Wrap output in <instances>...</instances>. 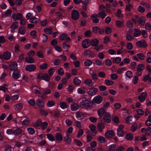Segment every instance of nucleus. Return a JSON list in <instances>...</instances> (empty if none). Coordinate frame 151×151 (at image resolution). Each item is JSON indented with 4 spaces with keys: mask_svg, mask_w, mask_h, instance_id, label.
I'll return each mask as SVG.
<instances>
[{
    "mask_svg": "<svg viewBox=\"0 0 151 151\" xmlns=\"http://www.w3.org/2000/svg\"><path fill=\"white\" fill-rule=\"evenodd\" d=\"M138 21L139 22L140 24L142 25H143L145 24V18L144 17H142L139 18Z\"/></svg>",
    "mask_w": 151,
    "mask_h": 151,
    "instance_id": "680f3d73",
    "label": "nucleus"
},
{
    "mask_svg": "<svg viewBox=\"0 0 151 151\" xmlns=\"http://www.w3.org/2000/svg\"><path fill=\"white\" fill-rule=\"evenodd\" d=\"M98 141L101 143H104L105 142V139L103 136H100L97 139Z\"/></svg>",
    "mask_w": 151,
    "mask_h": 151,
    "instance_id": "a18cd8bd",
    "label": "nucleus"
},
{
    "mask_svg": "<svg viewBox=\"0 0 151 151\" xmlns=\"http://www.w3.org/2000/svg\"><path fill=\"white\" fill-rule=\"evenodd\" d=\"M124 125L123 124L120 125L118 126L117 129V134L119 137H123L124 135V132L123 129Z\"/></svg>",
    "mask_w": 151,
    "mask_h": 151,
    "instance_id": "7ed1b4c3",
    "label": "nucleus"
},
{
    "mask_svg": "<svg viewBox=\"0 0 151 151\" xmlns=\"http://www.w3.org/2000/svg\"><path fill=\"white\" fill-rule=\"evenodd\" d=\"M115 23L117 27L119 28H122L124 26V21H123L116 20L115 22Z\"/></svg>",
    "mask_w": 151,
    "mask_h": 151,
    "instance_id": "393cba45",
    "label": "nucleus"
},
{
    "mask_svg": "<svg viewBox=\"0 0 151 151\" xmlns=\"http://www.w3.org/2000/svg\"><path fill=\"white\" fill-rule=\"evenodd\" d=\"M98 91V89L96 88H91L89 89L88 93L89 95L92 96L96 94Z\"/></svg>",
    "mask_w": 151,
    "mask_h": 151,
    "instance_id": "9b49d317",
    "label": "nucleus"
},
{
    "mask_svg": "<svg viewBox=\"0 0 151 151\" xmlns=\"http://www.w3.org/2000/svg\"><path fill=\"white\" fill-rule=\"evenodd\" d=\"M105 83L106 85L110 86L114 84V82L112 81L106 79L105 80Z\"/></svg>",
    "mask_w": 151,
    "mask_h": 151,
    "instance_id": "3c124183",
    "label": "nucleus"
},
{
    "mask_svg": "<svg viewBox=\"0 0 151 151\" xmlns=\"http://www.w3.org/2000/svg\"><path fill=\"white\" fill-rule=\"evenodd\" d=\"M84 84L87 86L91 87L94 84V82L90 79H87L84 81Z\"/></svg>",
    "mask_w": 151,
    "mask_h": 151,
    "instance_id": "9d476101",
    "label": "nucleus"
},
{
    "mask_svg": "<svg viewBox=\"0 0 151 151\" xmlns=\"http://www.w3.org/2000/svg\"><path fill=\"white\" fill-rule=\"evenodd\" d=\"M19 25V24L18 22H15L13 23L10 27L11 32H14L15 30L18 28Z\"/></svg>",
    "mask_w": 151,
    "mask_h": 151,
    "instance_id": "4468645a",
    "label": "nucleus"
},
{
    "mask_svg": "<svg viewBox=\"0 0 151 151\" xmlns=\"http://www.w3.org/2000/svg\"><path fill=\"white\" fill-rule=\"evenodd\" d=\"M6 133L9 135H13L14 134V131L13 129H8L6 131Z\"/></svg>",
    "mask_w": 151,
    "mask_h": 151,
    "instance_id": "ea45409f",
    "label": "nucleus"
},
{
    "mask_svg": "<svg viewBox=\"0 0 151 151\" xmlns=\"http://www.w3.org/2000/svg\"><path fill=\"white\" fill-rule=\"evenodd\" d=\"M73 82L75 85H78L81 84V81L78 77H75L73 80Z\"/></svg>",
    "mask_w": 151,
    "mask_h": 151,
    "instance_id": "72a5a7b5",
    "label": "nucleus"
},
{
    "mask_svg": "<svg viewBox=\"0 0 151 151\" xmlns=\"http://www.w3.org/2000/svg\"><path fill=\"white\" fill-rule=\"evenodd\" d=\"M55 138L58 142H60L63 140V137L61 134L57 132L56 134Z\"/></svg>",
    "mask_w": 151,
    "mask_h": 151,
    "instance_id": "412c9836",
    "label": "nucleus"
},
{
    "mask_svg": "<svg viewBox=\"0 0 151 151\" xmlns=\"http://www.w3.org/2000/svg\"><path fill=\"white\" fill-rule=\"evenodd\" d=\"M98 115L100 117H101L103 115H104L105 113L106 112L103 108H101L99 109L97 111Z\"/></svg>",
    "mask_w": 151,
    "mask_h": 151,
    "instance_id": "c756f323",
    "label": "nucleus"
},
{
    "mask_svg": "<svg viewBox=\"0 0 151 151\" xmlns=\"http://www.w3.org/2000/svg\"><path fill=\"white\" fill-rule=\"evenodd\" d=\"M114 132L111 130L108 131L105 134V137L107 138L111 137L114 136Z\"/></svg>",
    "mask_w": 151,
    "mask_h": 151,
    "instance_id": "b1692460",
    "label": "nucleus"
},
{
    "mask_svg": "<svg viewBox=\"0 0 151 151\" xmlns=\"http://www.w3.org/2000/svg\"><path fill=\"white\" fill-rule=\"evenodd\" d=\"M125 147L124 146H119L116 148V151H124Z\"/></svg>",
    "mask_w": 151,
    "mask_h": 151,
    "instance_id": "774afa93",
    "label": "nucleus"
},
{
    "mask_svg": "<svg viewBox=\"0 0 151 151\" xmlns=\"http://www.w3.org/2000/svg\"><path fill=\"white\" fill-rule=\"evenodd\" d=\"M51 91L50 89H47L42 92L41 93V97L44 98L46 97V96L50 93Z\"/></svg>",
    "mask_w": 151,
    "mask_h": 151,
    "instance_id": "5701e85b",
    "label": "nucleus"
},
{
    "mask_svg": "<svg viewBox=\"0 0 151 151\" xmlns=\"http://www.w3.org/2000/svg\"><path fill=\"white\" fill-rule=\"evenodd\" d=\"M145 68V66L142 64H139L137 66V70L138 71H142Z\"/></svg>",
    "mask_w": 151,
    "mask_h": 151,
    "instance_id": "79ce46f5",
    "label": "nucleus"
},
{
    "mask_svg": "<svg viewBox=\"0 0 151 151\" xmlns=\"http://www.w3.org/2000/svg\"><path fill=\"white\" fill-rule=\"evenodd\" d=\"M79 108L78 104L75 102H73L70 105V108L72 111H76Z\"/></svg>",
    "mask_w": 151,
    "mask_h": 151,
    "instance_id": "0eeeda50",
    "label": "nucleus"
},
{
    "mask_svg": "<svg viewBox=\"0 0 151 151\" xmlns=\"http://www.w3.org/2000/svg\"><path fill=\"white\" fill-rule=\"evenodd\" d=\"M42 80L45 81H49L50 80V77L47 74L45 73L43 74Z\"/></svg>",
    "mask_w": 151,
    "mask_h": 151,
    "instance_id": "bf43d9fd",
    "label": "nucleus"
},
{
    "mask_svg": "<svg viewBox=\"0 0 151 151\" xmlns=\"http://www.w3.org/2000/svg\"><path fill=\"white\" fill-rule=\"evenodd\" d=\"M13 77L14 79H18L21 76L20 72L18 70H15L12 74Z\"/></svg>",
    "mask_w": 151,
    "mask_h": 151,
    "instance_id": "f3484780",
    "label": "nucleus"
},
{
    "mask_svg": "<svg viewBox=\"0 0 151 151\" xmlns=\"http://www.w3.org/2000/svg\"><path fill=\"white\" fill-rule=\"evenodd\" d=\"M98 130L100 132H101L105 128L104 124L101 123L97 125Z\"/></svg>",
    "mask_w": 151,
    "mask_h": 151,
    "instance_id": "2f4dec72",
    "label": "nucleus"
},
{
    "mask_svg": "<svg viewBox=\"0 0 151 151\" xmlns=\"http://www.w3.org/2000/svg\"><path fill=\"white\" fill-rule=\"evenodd\" d=\"M134 37H137L140 35L141 32L140 31L137 29L135 28H134Z\"/></svg>",
    "mask_w": 151,
    "mask_h": 151,
    "instance_id": "58836bf2",
    "label": "nucleus"
},
{
    "mask_svg": "<svg viewBox=\"0 0 151 151\" xmlns=\"http://www.w3.org/2000/svg\"><path fill=\"white\" fill-rule=\"evenodd\" d=\"M28 133L30 134H33L35 133V130L34 128L32 127H29L27 129Z\"/></svg>",
    "mask_w": 151,
    "mask_h": 151,
    "instance_id": "5fc2aeb1",
    "label": "nucleus"
},
{
    "mask_svg": "<svg viewBox=\"0 0 151 151\" xmlns=\"http://www.w3.org/2000/svg\"><path fill=\"white\" fill-rule=\"evenodd\" d=\"M97 14H93L91 16V19L94 23H98L99 22V20L97 18Z\"/></svg>",
    "mask_w": 151,
    "mask_h": 151,
    "instance_id": "2eb2a0df",
    "label": "nucleus"
},
{
    "mask_svg": "<svg viewBox=\"0 0 151 151\" xmlns=\"http://www.w3.org/2000/svg\"><path fill=\"white\" fill-rule=\"evenodd\" d=\"M71 18L75 20L78 19L79 17V12L76 10H73L71 12Z\"/></svg>",
    "mask_w": 151,
    "mask_h": 151,
    "instance_id": "20e7f679",
    "label": "nucleus"
},
{
    "mask_svg": "<svg viewBox=\"0 0 151 151\" xmlns=\"http://www.w3.org/2000/svg\"><path fill=\"white\" fill-rule=\"evenodd\" d=\"M39 21L38 19L35 17H33L29 20V22L32 23H37Z\"/></svg>",
    "mask_w": 151,
    "mask_h": 151,
    "instance_id": "6e6d98bb",
    "label": "nucleus"
},
{
    "mask_svg": "<svg viewBox=\"0 0 151 151\" xmlns=\"http://www.w3.org/2000/svg\"><path fill=\"white\" fill-rule=\"evenodd\" d=\"M84 35L86 37H90L92 36V32L90 30H87L84 32Z\"/></svg>",
    "mask_w": 151,
    "mask_h": 151,
    "instance_id": "13d9d810",
    "label": "nucleus"
},
{
    "mask_svg": "<svg viewBox=\"0 0 151 151\" xmlns=\"http://www.w3.org/2000/svg\"><path fill=\"white\" fill-rule=\"evenodd\" d=\"M126 69L125 67H123L117 69V72L119 74L122 73L124 71L126 70Z\"/></svg>",
    "mask_w": 151,
    "mask_h": 151,
    "instance_id": "e2e57ef3",
    "label": "nucleus"
},
{
    "mask_svg": "<svg viewBox=\"0 0 151 151\" xmlns=\"http://www.w3.org/2000/svg\"><path fill=\"white\" fill-rule=\"evenodd\" d=\"M84 64L85 66L89 67L92 64V62L91 60H88L85 61Z\"/></svg>",
    "mask_w": 151,
    "mask_h": 151,
    "instance_id": "09e8293b",
    "label": "nucleus"
},
{
    "mask_svg": "<svg viewBox=\"0 0 151 151\" xmlns=\"http://www.w3.org/2000/svg\"><path fill=\"white\" fill-rule=\"evenodd\" d=\"M77 91L78 93L80 94H83L86 92V89L85 87H81L78 88Z\"/></svg>",
    "mask_w": 151,
    "mask_h": 151,
    "instance_id": "cd10ccee",
    "label": "nucleus"
},
{
    "mask_svg": "<svg viewBox=\"0 0 151 151\" xmlns=\"http://www.w3.org/2000/svg\"><path fill=\"white\" fill-rule=\"evenodd\" d=\"M103 101L102 97L100 96L95 97L92 100V102L95 104H99L101 103Z\"/></svg>",
    "mask_w": 151,
    "mask_h": 151,
    "instance_id": "39448f33",
    "label": "nucleus"
},
{
    "mask_svg": "<svg viewBox=\"0 0 151 151\" xmlns=\"http://www.w3.org/2000/svg\"><path fill=\"white\" fill-rule=\"evenodd\" d=\"M136 45L137 46L139 47H145L146 46V42L145 41H137Z\"/></svg>",
    "mask_w": 151,
    "mask_h": 151,
    "instance_id": "dca6fc26",
    "label": "nucleus"
},
{
    "mask_svg": "<svg viewBox=\"0 0 151 151\" xmlns=\"http://www.w3.org/2000/svg\"><path fill=\"white\" fill-rule=\"evenodd\" d=\"M99 18H101L102 19L105 18L106 16V14L105 11L100 12L97 14Z\"/></svg>",
    "mask_w": 151,
    "mask_h": 151,
    "instance_id": "7c9ffc66",
    "label": "nucleus"
},
{
    "mask_svg": "<svg viewBox=\"0 0 151 151\" xmlns=\"http://www.w3.org/2000/svg\"><path fill=\"white\" fill-rule=\"evenodd\" d=\"M19 33L21 35L24 34L26 32V30L25 28L21 27L19 29Z\"/></svg>",
    "mask_w": 151,
    "mask_h": 151,
    "instance_id": "a19ab883",
    "label": "nucleus"
},
{
    "mask_svg": "<svg viewBox=\"0 0 151 151\" xmlns=\"http://www.w3.org/2000/svg\"><path fill=\"white\" fill-rule=\"evenodd\" d=\"M36 104L37 106L41 108H43L45 107L44 102L41 99H38L36 100Z\"/></svg>",
    "mask_w": 151,
    "mask_h": 151,
    "instance_id": "a211bd4d",
    "label": "nucleus"
},
{
    "mask_svg": "<svg viewBox=\"0 0 151 151\" xmlns=\"http://www.w3.org/2000/svg\"><path fill=\"white\" fill-rule=\"evenodd\" d=\"M48 139L52 142L55 140V139L52 134H48L46 135Z\"/></svg>",
    "mask_w": 151,
    "mask_h": 151,
    "instance_id": "f704fd0d",
    "label": "nucleus"
},
{
    "mask_svg": "<svg viewBox=\"0 0 151 151\" xmlns=\"http://www.w3.org/2000/svg\"><path fill=\"white\" fill-rule=\"evenodd\" d=\"M133 117L132 116H129L126 118L125 120L126 122L128 124H130L132 123Z\"/></svg>",
    "mask_w": 151,
    "mask_h": 151,
    "instance_id": "de8ad7c7",
    "label": "nucleus"
},
{
    "mask_svg": "<svg viewBox=\"0 0 151 151\" xmlns=\"http://www.w3.org/2000/svg\"><path fill=\"white\" fill-rule=\"evenodd\" d=\"M64 140L66 142L70 143L72 141V139L70 134H66V136L64 137Z\"/></svg>",
    "mask_w": 151,
    "mask_h": 151,
    "instance_id": "c9c22d12",
    "label": "nucleus"
},
{
    "mask_svg": "<svg viewBox=\"0 0 151 151\" xmlns=\"http://www.w3.org/2000/svg\"><path fill=\"white\" fill-rule=\"evenodd\" d=\"M14 134L16 135H20L22 133V130L19 128H17L14 130Z\"/></svg>",
    "mask_w": 151,
    "mask_h": 151,
    "instance_id": "c03bdc74",
    "label": "nucleus"
},
{
    "mask_svg": "<svg viewBox=\"0 0 151 151\" xmlns=\"http://www.w3.org/2000/svg\"><path fill=\"white\" fill-rule=\"evenodd\" d=\"M103 119L106 122H110L111 120V117L110 113L108 112H106L104 116Z\"/></svg>",
    "mask_w": 151,
    "mask_h": 151,
    "instance_id": "6e6552de",
    "label": "nucleus"
},
{
    "mask_svg": "<svg viewBox=\"0 0 151 151\" xmlns=\"http://www.w3.org/2000/svg\"><path fill=\"white\" fill-rule=\"evenodd\" d=\"M36 31L34 30L31 31L30 33V35L33 38H36L37 36L36 35Z\"/></svg>",
    "mask_w": 151,
    "mask_h": 151,
    "instance_id": "0e129e2a",
    "label": "nucleus"
},
{
    "mask_svg": "<svg viewBox=\"0 0 151 151\" xmlns=\"http://www.w3.org/2000/svg\"><path fill=\"white\" fill-rule=\"evenodd\" d=\"M41 121L40 120L38 119L33 124V126L34 127H38L41 125Z\"/></svg>",
    "mask_w": 151,
    "mask_h": 151,
    "instance_id": "8fccbe9b",
    "label": "nucleus"
},
{
    "mask_svg": "<svg viewBox=\"0 0 151 151\" xmlns=\"http://www.w3.org/2000/svg\"><path fill=\"white\" fill-rule=\"evenodd\" d=\"M23 107V104L22 103H17L14 106L15 109L17 111L21 110Z\"/></svg>",
    "mask_w": 151,
    "mask_h": 151,
    "instance_id": "aec40b11",
    "label": "nucleus"
},
{
    "mask_svg": "<svg viewBox=\"0 0 151 151\" xmlns=\"http://www.w3.org/2000/svg\"><path fill=\"white\" fill-rule=\"evenodd\" d=\"M40 67L41 70H44L47 69L48 65L46 63H43L40 65Z\"/></svg>",
    "mask_w": 151,
    "mask_h": 151,
    "instance_id": "49530a36",
    "label": "nucleus"
},
{
    "mask_svg": "<svg viewBox=\"0 0 151 151\" xmlns=\"http://www.w3.org/2000/svg\"><path fill=\"white\" fill-rule=\"evenodd\" d=\"M89 127L93 133V135L95 136L97 133V131L96 130L95 126L93 125H90Z\"/></svg>",
    "mask_w": 151,
    "mask_h": 151,
    "instance_id": "a878e982",
    "label": "nucleus"
},
{
    "mask_svg": "<svg viewBox=\"0 0 151 151\" xmlns=\"http://www.w3.org/2000/svg\"><path fill=\"white\" fill-rule=\"evenodd\" d=\"M116 147V145L115 144H111L108 146L107 151H115Z\"/></svg>",
    "mask_w": 151,
    "mask_h": 151,
    "instance_id": "bb28decb",
    "label": "nucleus"
},
{
    "mask_svg": "<svg viewBox=\"0 0 151 151\" xmlns=\"http://www.w3.org/2000/svg\"><path fill=\"white\" fill-rule=\"evenodd\" d=\"M59 105L60 107L63 109L67 108L68 107V105L67 103L65 102H61L60 103Z\"/></svg>",
    "mask_w": 151,
    "mask_h": 151,
    "instance_id": "4c0bfd02",
    "label": "nucleus"
},
{
    "mask_svg": "<svg viewBox=\"0 0 151 151\" xmlns=\"http://www.w3.org/2000/svg\"><path fill=\"white\" fill-rule=\"evenodd\" d=\"M11 56V52L7 51L4 52L3 54H0V58L8 60L10 59Z\"/></svg>",
    "mask_w": 151,
    "mask_h": 151,
    "instance_id": "f03ea898",
    "label": "nucleus"
},
{
    "mask_svg": "<svg viewBox=\"0 0 151 151\" xmlns=\"http://www.w3.org/2000/svg\"><path fill=\"white\" fill-rule=\"evenodd\" d=\"M25 60L27 63H33L34 62V58L28 56L26 57Z\"/></svg>",
    "mask_w": 151,
    "mask_h": 151,
    "instance_id": "c85d7f7f",
    "label": "nucleus"
},
{
    "mask_svg": "<svg viewBox=\"0 0 151 151\" xmlns=\"http://www.w3.org/2000/svg\"><path fill=\"white\" fill-rule=\"evenodd\" d=\"M125 76L128 78H131L133 76V74L131 71L128 70L125 72Z\"/></svg>",
    "mask_w": 151,
    "mask_h": 151,
    "instance_id": "e433bc0d",
    "label": "nucleus"
},
{
    "mask_svg": "<svg viewBox=\"0 0 151 151\" xmlns=\"http://www.w3.org/2000/svg\"><path fill=\"white\" fill-rule=\"evenodd\" d=\"M91 104L90 101L88 100H85L80 102L79 105L81 108L89 109H91Z\"/></svg>",
    "mask_w": 151,
    "mask_h": 151,
    "instance_id": "f257e3e1",
    "label": "nucleus"
},
{
    "mask_svg": "<svg viewBox=\"0 0 151 151\" xmlns=\"http://www.w3.org/2000/svg\"><path fill=\"white\" fill-rule=\"evenodd\" d=\"M116 15V16L119 18H122L123 17V15L121 13V11L119 9H118L117 10Z\"/></svg>",
    "mask_w": 151,
    "mask_h": 151,
    "instance_id": "69168bd1",
    "label": "nucleus"
},
{
    "mask_svg": "<svg viewBox=\"0 0 151 151\" xmlns=\"http://www.w3.org/2000/svg\"><path fill=\"white\" fill-rule=\"evenodd\" d=\"M81 44L83 48H87L90 46V41L87 39H85L82 41Z\"/></svg>",
    "mask_w": 151,
    "mask_h": 151,
    "instance_id": "1a4fd4ad",
    "label": "nucleus"
},
{
    "mask_svg": "<svg viewBox=\"0 0 151 151\" xmlns=\"http://www.w3.org/2000/svg\"><path fill=\"white\" fill-rule=\"evenodd\" d=\"M147 96V93L146 92H142L140 95L138 96L139 100L141 102L144 101Z\"/></svg>",
    "mask_w": 151,
    "mask_h": 151,
    "instance_id": "f8f14e48",
    "label": "nucleus"
},
{
    "mask_svg": "<svg viewBox=\"0 0 151 151\" xmlns=\"http://www.w3.org/2000/svg\"><path fill=\"white\" fill-rule=\"evenodd\" d=\"M90 43L92 45L96 46L99 44V41L97 39H94L91 40L90 41Z\"/></svg>",
    "mask_w": 151,
    "mask_h": 151,
    "instance_id": "473e14b6",
    "label": "nucleus"
},
{
    "mask_svg": "<svg viewBox=\"0 0 151 151\" xmlns=\"http://www.w3.org/2000/svg\"><path fill=\"white\" fill-rule=\"evenodd\" d=\"M83 117V114L82 112L78 111L76 112V118H81Z\"/></svg>",
    "mask_w": 151,
    "mask_h": 151,
    "instance_id": "338daca9",
    "label": "nucleus"
},
{
    "mask_svg": "<svg viewBox=\"0 0 151 151\" xmlns=\"http://www.w3.org/2000/svg\"><path fill=\"white\" fill-rule=\"evenodd\" d=\"M36 69L35 65L34 64H29L27 65L25 67V70L28 72H32L34 71Z\"/></svg>",
    "mask_w": 151,
    "mask_h": 151,
    "instance_id": "423d86ee",
    "label": "nucleus"
},
{
    "mask_svg": "<svg viewBox=\"0 0 151 151\" xmlns=\"http://www.w3.org/2000/svg\"><path fill=\"white\" fill-rule=\"evenodd\" d=\"M44 31L48 35H51L52 32V29L48 28H45L44 29Z\"/></svg>",
    "mask_w": 151,
    "mask_h": 151,
    "instance_id": "864d4df0",
    "label": "nucleus"
},
{
    "mask_svg": "<svg viewBox=\"0 0 151 151\" xmlns=\"http://www.w3.org/2000/svg\"><path fill=\"white\" fill-rule=\"evenodd\" d=\"M35 52L32 50H29L27 53V55L29 57H33L35 55Z\"/></svg>",
    "mask_w": 151,
    "mask_h": 151,
    "instance_id": "052dcab7",
    "label": "nucleus"
},
{
    "mask_svg": "<svg viewBox=\"0 0 151 151\" xmlns=\"http://www.w3.org/2000/svg\"><path fill=\"white\" fill-rule=\"evenodd\" d=\"M9 69L11 70H13L17 69V64L16 62H12L11 63L9 66Z\"/></svg>",
    "mask_w": 151,
    "mask_h": 151,
    "instance_id": "4be33fe9",
    "label": "nucleus"
},
{
    "mask_svg": "<svg viewBox=\"0 0 151 151\" xmlns=\"http://www.w3.org/2000/svg\"><path fill=\"white\" fill-rule=\"evenodd\" d=\"M141 131L142 133H145L146 135H149L151 133V127H149L146 129L142 128L141 129Z\"/></svg>",
    "mask_w": 151,
    "mask_h": 151,
    "instance_id": "6ab92c4d",
    "label": "nucleus"
},
{
    "mask_svg": "<svg viewBox=\"0 0 151 151\" xmlns=\"http://www.w3.org/2000/svg\"><path fill=\"white\" fill-rule=\"evenodd\" d=\"M28 103L32 106H34L35 105V102L34 99H32L27 101Z\"/></svg>",
    "mask_w": 151,
    "mask_h": 151,
    "instance_id": "4d7b16f0",
    "label": "nucleus"
},
{
    "mask_svg": "<svg viewBox=\"0 0 151 151\" xmlns=\"http://www.w3.org/2000/svg\"><path fill=\"white\" fill-rule=\"evenodd\" d=\"M137 56L141 60H144L145 58V55L143 53H138L137 54Z\"/></svg>",
    "mask_w": 151,
    "mask_h": 151,
    "instance_id": "603ef678",
    "label": "nucleus"
},
{
    "mask_svg": "<svg viewBox=\"0 0 151 151\" xmlns=\"http://www.w3.org/2000/svg\"><path fill=\"white\" fill-rule=\"evenodd\" d=\"M55 102L53 100L49 101L47 104V106L48 107H51L54 106L55 104Z\"/></svg>",
    "mask_w": 151,
    "mask_h": 151,
    "instance_id": "37998d69",
    "label": "nucleus"
},
{
    "mask_svg": "<svg viewBox=\"0 0 151 151\" xmlns=\"http://www.w3.org/2000/svg\"><path fill=\"white\" fill-rule=\"evenodd\" d=\"M22 17V14L20 13H13L12 15V17L14 20H20Z\"/></svg>",
    "mask_w": 151,
    "mask_h": 151,
    "instance_id": "ddd939ff",
    "label": "nucleus"
}]
</instances>
